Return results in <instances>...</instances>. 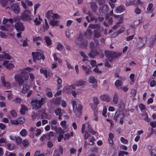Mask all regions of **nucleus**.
<instances>
[{
	"label": "nucleus",
	"instance_id": "nucleus-27",
	"mask_svg": "<svg viewBox=\"0 0 156 156\" xmlns=\"http://www.w3.org/2000/svg\"><path fill=\"white\" fill-rule=\"evenodd\" d=\"M86 83V81L80 80L77 81L76 83V85H75L77 86H81L84 85Z\"/></svg>",
	"mask_w": 156,
	"mask_h": 156
},
{
	"label": "nucleus",
	"instance_id": "nucleus-58",
	"mask_svg": "<svg viewBox=\"0 0 156 156\" xmlns=\"http://www.w3.org/2000/svg\"><path fill=\"white\" fill-rule=\"evenodd\" d=\"M45 25L44 26V30H47L49 28V26L48 24V22L46 20H45Z\"/></svg>",
	"mask_w": 156,
	"mask_h": 156
},
{
	"label": "nucleus",
	"instance_id": "nucleus-51",
	"mask_svg": "<svg viewBox=\"0 0 156 156\" xmlns=\"http://www.w3.org/2000/svg\"><path fill=\"white\" fill-rule=\"evenodd\" d=\"M107 112V109L104 106L103 108L102 113V115L105 117H106L107 116V115L106 114Z\"/></svg>",
	"mask_w": 156,
	"mask_h": 156
},
{
	"label": "nucleus",
	"instance_id": "nucleus-45",
	"mask_svg": "<svg viewBox=\"0 0 156 156\" xmlns=\"http://www.w3.org/2000/svg\"><path fill=\"white\" fill-rule=\"evenodd\" d=\"M53 58L55 61H58L59 63H62V61L60 59L58 58L56 54L55 53L53 55Z\"/></svg>",
	"mask_w": 156,
	"mask_h": 156
},
{
	"label": "nucleus",
	"instance_id": "nucleus-8",
	"mask_svg": "<svg viewBox=\"0 0 156 156\" xmlns=\"http://www.w3.org/2000/svg\"><path fill=\"white\" fill-rule=\"evenodd\" d=\"M64 88L65 89L68 91V93L69 94L72 92V94L74 97H76V93L75 91L72 90H73L75 89V85L74 84L71 85L70 86L67 85Z\"/></svg>",
	"mask_w": 156,
	"mask_h": 156
},
{
	"label": "nucleus",
	"instance_id": "nucleus-23",
	"mask_svg": "<svg viewBox=\"0 0 156 156\" xmlns=\"http://www.w3.org/2000/svg\"><path fill=\"white\" fill-rule=\"evenodd\" d=\"M59 22L57 20H50V22L49 23L53 27L55 26H58L59 25Z\"/></svg>",
	"mask_w": 156,
	"mask_h": 156
},
{
	"label": "nucleus",
	"instance_id": "nucleus-34",
	"mask_svg": "<svg viewBox=\"0 0 156 156\" xmlns=\"http://www.w3.org/2000/svg\"><path fill=\"white\" fill-rule=\"evenodd\" d=\"M123 15V14L120 15V17L119 18V19L116 23L117 24H120L122 23L124 19Z\"/></svg>",
	"mask_w": 156,
	"mask_h": 156
},
{
	"label": "nucleus",
	"instance_id": "nucleus-3",
	"mask_svg": "<svg viewBox=\"0 0 156 156\" xmlns=\"http://www.w3.org/2000/svg\"><path fill=\"white\" fill-rule=\"evenodd\" d=\"M30 11H25L21 14L20 16L21 20L23 21H27L29 23H31L32 20L33 18L30 16Z\"/></svg>",
	"mask_w": 156,
	"mask_h": 156
},
{
	"label": "nucleus",
	"instance_id": "nucleus-4",
	"mask_svg": "<svg viewBox=\"0 0 156 156\" xmlns=\"http://www.w3.org/2000/svg\"><path fill=\"white\" fill-rule=\"evenodd\" d=\"M105 56L108 58H118L122 54V52L117 53L116 51L108 50L105 51Z\"/></svg>",
	"mask_w": 156,
	"mask_h": 156
},
{
	"label": "nucleus",
	"instance_id": "nucleus-14",
	"mask_svg": "<svg viewBox=\"0 0 156 156\" xmlns=\"http://www.w3.org/2000/svg\"><path fill=\"white\" fill-rule=\"evenodd\" d=\"M3 65L5 66L6 68L9 69H10L11 68L14 67L15 66L14 65L12 64L9 61L5 60L3 63Z\"/></svg>",
	"mask_w": 156,
	"mask_h": 156
},
{
	"label": "nucleus",
	"instance_id": "nucleus-2",
	"mask_svg": "<svg viewBox=\"0 0 156 156\" xmlns=\"http://www.w3.org/2000/svg\"><path fill=\"white\" fill-rule=\"evenodd\" d=\"M72 103L73 111H76L77 109L78 112L81 115L83 106L81 105L80 102L77 99H75L73 101Z\"/></svg>",
	"mask_w": 156,
	"mask_h": 156
},
{
	"label": "nucleus",
	"instance_id": "nucleus-36",
	"mask_svg": "<svg viewBox=\"0 0 156 156\" xmlns=\"http://www.w3.org/2000/svg\"><path fill=\"white\" fill-rule=\"evenodd\" d=\"M94 53H95L96 55H97L98 54L97 51H90L89 53H88V55L90 58H94V57L93 55V54Z\"/></svg>",
	"mask_w": 156,
	"mask_h": 156
},
{
	"label": "nucleus",
	"instance_id": "nucleus-43",
	"mask_svg": "<svg viewBox=\"0 0 156 156\" xmlns=\"http://www.w3.org/2000/svg\"><path fill=\"white\" fill-rule=\"evenodd\" d=\"M87 129L88 132L92 134H95V132L92 129L91 126L89 124H88L87 127Z\"/></svg>",
	"mask_w": 156,
	"mask_h": 156
},
{
	"label": "nucleus",
	"instance_id": "nucleus-41",
	"mask_svg": "<svg viewBox=\"0 0 156 156\" xmlns=\"http://www.w3.org/2000/svg\"><path fill=\"white\" fill-rule=\"evenodd\" d=\"M27 108L23 105H22L21 108L20 110V112L22 114H24L25 113V111H26Z\"/></svg>",
	"mask_w": 156,
	"mask_h": 156
},
{
	"label": "nucleus",
	"instance_id": "nucleus-52",
	"mask_svg": "<svg viewBox=\"0 0 156 156\" xmlns=\"http://www.w3.org/2000/svg\"><path fill=\"white\" fill-rule=\"evenodd\" d=\"M63 47V46L60 43H58L56 46V48L58 50H62Z\"/></svg>",
	"mask_w": 156,
	"mask_h": 156
},
{
	"label": "nucleus",
	"instance_id": "nucleus-49",
	"mask_svg": "<svg viewBox=\"0 0 156 156\" xmlns=\"http://www.w3.org/2000/svg\"><path fill=\"white\" fill-rule=\"evenodd\" d=\"M89 82L90 83H94L96 81V79L93 76H90L88 80Z\"/></svg>",
	"mask_w": 156,
	"mask_h": 156
},
{
	"label": "nucleus",
	"instance_id": "nucleus-48",
	"mask_svg": "<svg viewBox=\"0 0 156 156\" xmlns=\"http://www.w3.org/2000/svg\"><path fill=\"white\" fill-rule=\"evenodd\" d=\"M125 28L124 27H122L118 31L114 33L116 35H117L119 34L123 33L125 31Z\"/></svg>",
	"mask_w": 156,
	"mask_h": 156
},
{
	"label": "nucleus",
	"instance_id": "nucleus-20",
	"mask_svg": "<svg viewBox=\"0 0 156 156\" xmlns=\"http://www.w3.org/2000/svg\"><path fill=\"white\" fill-rule=\"evenodd\" d=\"M29 86L27 84H24L23 85L22 92L24 94L27 93L29 89Z\"/></svg>",
	"mask_w": 156,
	"mask_h": 156
},
{
	"label": "nucleus",
	"instance_id": "nucleus-31",
	"mask_svg": "<svg viewBox=\"0 0 156 156\" xmlns=\"http://www.w3.org/2000/svg\"><path fill=\"white\" fill-rule=\"evenodd\" d=\"M113 101L115 104H116L118 101V96L116 93H115L114 95Z\"/></svg>",
	"mask_w": 156,
	"mask_h": 156
},
{
	"label": "nucleus",
	"instance_id": "nucleus-50",
	"mask_svg": "<svg viewBox=\"0 0 156 156\" xmlns=\"http://www.w3.org/2000/svg\"><path fill=\"white\" fill-rule=\"evenodd\" d=\"M93 101L94 104L98 105L99 104L98 99L97 97H94L93 98Z\"/></svg>",
	"mask_w": 156,
	"mask_h": 156
},
{
	"label": "nucleus",
	"instance_id": "nucleus-37",
	"mask_svg": "<svg viewBox=\"0 0 156 156\" xmlns=\"http://www.w3.org/2000/svg\"><path fill=\"white\" fill-rule=\"evenodd\" d=\"M22 139L20 136L17 137L15 139L16 143L18 145H21L22 144Z\"/></svg>",
	"mask_w": 156,
	"mask_h": 156
},
{
	"label": "nucleus",
	"instance_id": "nucleus-59",
	"mask_svg": "<svg viewBox=\"0 0 156 156\" xmlns=\"http://www.w3.org/2000/svg\"><path fill=\"white\" fill-rule=\"evenodd\" d=\"M58 150V153L59 152L62 154L63 153V149L61 146H59L58 147V149H57Z\"/></svg>",
	"mask_w": 156,
	"mask_h": 156
},
{
	"label": "nucleus",
	"instance_id": "nucleus-16",
	"mask_svg": "<svg viewBox=\"0 0 156 156\" xmlns=\"http://www.w3.org/2000/svg\"><path fill=\"white\" fill-rule=\"evenodd\" d=\"M32 54L34 60H39L41 59V54L40 53L33 52Z\"/></svg>",
	"mask_w": 156,
	"mask_h": 156
},
{
	"label": "nucleus",
	"instance_id": "nucleus-30",
	"mask_svg": "<svg viewBox=\"0 0 156 156\" xmlns=\"http://www.w3.org/2000/svg\"><path fill=\"white\" fill-rule=\"evenodd\" d=\"M153 7V4L152 3L149 4L148 5V7L147 9V13H151L153 12V10L152 9V8Z\"/></svg>",
	"mask_w": 156,
	"mask_h": 156
},
{
	"label": "nucleus",
	"instance_id": "nucleus-57",
	"mask_svg": "<svg viewBox=\"0 0 156 156\" xmlns=\"http://www.w3.org/2000/svg\"><path fill=\"white\" fill-rule=\"evenodd\" d=\"M61 109L59 108H58L55 109V113L56 115H58L61 114Z\"/></svg>",
	"mask_w": 156,
	"mask_h": 156
},
{
	"label": "nucleus",
	"instance_id": "nucleus-56",
	"mask_svg": "<svg viewBox=\"0 0 156 156\" xmlns=\"http://www.w3.org/2000/svg\"><path fill=\"white\" fill-rule=\"evenodd\" d=\"M120 140L122 143L124 144H127L128 143V141L127 140L125 139L123 137H122L120 138Z\"/></svg>",
	"mask_w": 156,
	"mask_h": 156
},
{
	"label": "nucleus",
	"instance_id": "nucleus-18",
	"mask_svg": "<svg viewBox=\"0 0 156 156\" xmlns=\"http://www.w3.org/2000/svg\"><path fill=\"white\" fill-rule=\"evenodd\" d=\"M125 10V6L123 5H121L116 8L115 12L117 13H121Z\"/></svg>",
	"mask_w": 156,
	"mask_h": 156
},
{
	"label": "nucleus",
	"instance_id": "nucleus-46",
	"mask_svg": "<svg viewBox=\"0 0 156 156\" xmlns=\"http://www.w3.org/2000/svg\"><path fill=\"white\" fill-rule=\"evenodd\" d=\"M61 98V97L56 98L55 101V105H59L60 104Z\"/></svg>",
	"mask_w": 156,
	"mask_h": 156
},
{
	"label": "nucleus",
	"instance_id": "nucleus-6",
	"mask_svg": "<svg viewBox=\"0 0 156 156\" xmlns=\"http://www.w3.org/2000/svg\"><path fill=\"white\" fill-rule=\"evenodd\" d=\"M109 11V7L107 5H104L101 6L99 9L100 15L102 16L108 15L107 13Z\"/></svg>",
	"mask_w": 156,
	"mask_h": 156
},
{
	"label": "nucleus",
	"instance_id": "nucleus-38",
	"mask_svg": "<svg viewBox=\"0 0 156 156\" xmlns=\"http://www.w3.org/2000/svg\"><path fill=\"white\" fill-rule=\"evenodd\" d=\"M42 40V38L40 36L33 37V41L34 43L38 42V41H41Z\"/></svg>",
	"mask_w": 156,
	"mask_h": 156
},
{
	"label": "nucleus",
	"instance_id": "nucleus-7",
	"mask_svg": "<svg viewBox=\"0 0 156 156\" xmlns=\"http://www.w3.org/2000/svg\"><path fill=\"white\" fill-rule=\"evenodd\" d=\"M77 41L80 42L79 45L81 47H86L87 45L88 41L84 39L81 34L77 38Z\"/></svg>",
	"mask_w": 156,
	"mask_h": 156
},
{
	"label": "nucleus",
	"instance_id": "nucleus-25",
	"mask_svg": "<svg viewBox=\"0 0 156 156\" xmlns=\"http://www.w3.org/2000/svg\"><path fill=\"white\" fill-rule=\"evenodd\" d=\"M42 21V19L41 18L40 16H39L38 19L37 17H36L34 20V22L36 25H38L41 24Z\"/></svg>",
	"mask_w": 156,
	"mask_h": 156
},
{
	"label": "nucleus",
	"instance_id": "nucleus-1",
	"mask_svg": "<svg viewBox=\"0 0 156 156\" xmlns=\"http://www.w3.org/2000/svg\"><path fill=\"white\" fill-rule=\"evenodd\" d=\"M47 99L46 98H41L40 100L36 99L31 101L32 106L35 108L39 109L41 107L44 103L46 102Z\"/></svg>",
	"mask_w": 156,
	"mask_h": 156
},
{
	"label": "nucleus",
	"instance_id": "nucleus-60",
	"mask_svg": "<svg viewBox=\"0 0 156 156\" xmlns=\"http://www.w3.org/2000/svg\"><path fill=\"white\" fill-rule=\"evenodd\" d=\"M135 77V75L133 74H131L129 76V79L131 80L132 82H133L134 81V78Z\"/></svg>",
	"mask_w": 156,
	"mask_h": 156
},
{
	"label": "nucleus",
	"instance_id": "nucleus-35",
	"mask_svg": "<svg viewBox=\"0 0 156 156\" xmlns=\"http://www.w3.org/2000/svg\"><path fill=\"white\" fill-rule=\"evenodd\" d=\"M40 72L41 73L43 74L46 78L48 77V75L47 70L46 69H44L43 68H41L40 69Z\"/></svg>",
	"mask_w": 156,
	"mask_h": 156
},
{
	"label": "nucleus",
	"instance_id": "nucleus-33",
	"mask_svg": "<svg viewBox=\"0 0 156 156\" xmlns=\"http://www.w3.org/2000/svg\"><path fill=\"white\" fill-rule=\"evenodd\" d=\"M94 36L95 38H98L101 37V34L100 33H99V32H98L97 30H94Z\"/></svg>",
	"mask_w": 156,
	"mask_h": 156
},
{
	"label": "nucleus",
	"instance_id": "nucleus-63",
	"mask_svg": "<svg viewBox=\"0 0 156 156\" xmlns=\"http://www.w3.org/2000/svg\"><path fill=\"white\" fill-rule=\"evenodd\" d=\"M151 156H156V150L154 149L152 150L151 151Z\"/></svg>",
	"mask_w": 156,
	"mask_h": 156
},
{
	"label": "nucleus",
	"instance_id": "nucleus-10",
	"mask_svg": "<svg viewBox=\"0 0 156 156\" xmlns=\"http://www.w3.org/2000/svg\"><path fill=\"white\" fill-rule=\"evenodd\" d=\"M15 79L16 82L20 86H21L24 83V80L21 77L20 73L16 74L15 76Z\"/></svg>",
	"mask_w": 156,
	"mask_h": 156
},
{
	"label": "nucleus",
	"instance_id": "nucleus-13",
	"mask_svg": "<svg viewBox=\"0 0 156 156\" xmlns=\"http://www.w3.org/2000/svg\"><path fill=\"white\" fill-rule=\"evenodd\" d=\"M89 143H88L87 140L85 141L84 144V147L86 148L87 147V145H93L95 141V139L94 136H92L88 140Z\"/></svg>",
	"mask_w": 156,
	"mask_h": 156
},
{
	"label": "nucleus",
	"instance_id": "nucleus-39",
	"mask_svg": "<svg viewBox=\"0 0 156 156\" xmlns=\"http://www.w3.org/2000/svg\"><path fill=\"white\" fill-rule=\"evenodd\" d=\"M60 125L62 127V128L65 129L67 128V126L66 125V121L64 120L60 122Z\"/></svg>",
	"mask_w": 156,
	"mask_h": 156
},
{
	"label": "nucleus",
	"instance_id": "nucleus-12",
	"mask_svg": "<svg viewBox=\"0 0 156 156\" xmlns=\"http://www.w3.org/2000/svg\"><path fill=\"white\" fill-rule=\"evenodd\" d=\"M88 16H86V19L88 23L91 22L92 21L95 20L96 22L97 19L96 18L92 13L89 12L87 14Z\"/></svg>",
	"mask_w": 156,
	"mask_h": 156
},
{
	"label": "nucleus",
	"instance_id": "nucleus-54",
	"mask_svg": "<svg viewBox=\"0 0 156 156\" xmlns=\"http://www.w3.org/2000/svg\"><path fill=\"white\" fill-rule=\"evenodd\" d=\"M122 115V116L120 118L119 120V123L121 125L123 124V121L125 119V115L124 113H123Z\"/></svg>",
	"mask_w": 156,
	"mask_h": 156
},
{
	"label": "nucleus",
	"instance_id": "nucleus-44",
	"mask_svg": "<svg viewBox=\"0 0 156 156\" xmlns=\"http://www.w3.org/2000/svg\"><path fill=\"white\" fill-rule=\"evenodd\" d=\"M27 132L25 129H23L20 132V135L22 136H25L27 135Z\"/></svg>",
	"mask_w": 156,
	"mask_h": 156
},
{
	"label": "nucleus",
	"instance_id": "nucleus-5",
	"mask_svg": "<svg viewBox=\"0 0 156 156\" xmlns=\"http://www.w3.org/2000/svg\"><path fill=\"white\" fill-rule=\"evenodd\" d=\"M46 16L48 20L57 19L59 18L60 16L57 13L54 14L52 10L48 11L46 15Z\"/></svg>",
	"mask_w": 156,
	"mask_h": 156
},
{
	"label": "nucleus",
	"instance_id": "nucleus-17",
	"mask_svg": "<svg viewBox=\"0 0 156 156\" xmlns=\"http://www.w3.org/2000/svg\"><path fill=\"white\" fill-rule=\"evenodd\" d=\"M100 98L103 101L109 102L110 101L111 98L110 96L107 94H103L100 96Z\"/></svg>",
	"mask_w": 156,
	"mask_h": 156
},
{
	"label": "nucleus",
	"instance_id": "nucleus-61",
	"mask_svg": "<svg viewBox=\"0 0 156 156\" xmlns=\"http://www.w3.org/2000/svg\"><path fill=\"white\" fill-rule=\"evenodd\" d=\"M4 58L8 60H10L11 59V57L7 53H5L4 54Z\"/></svg>",
	"mask_w": 156,
	"mask_h": 156
},
{
	"label": "nucleus",
	"instance_id": "nucleus-11",
	"mask_svg": "<svg viewBox=\"0 0 156 156\" xmlns=\"http://www.w3.org/2000/svg\"><path fill=\"white\" fill-rule=\"evenodd\" d=\"M14 27L18 32H22L23 31L24 28L23 23L17 22L15 23Z\"/></svg>",
	"mask_w": 156,
	"mask_h": 156
},
{
	"label": "nucleus",
	"instance_id": "nucleus-21",
	"mask_svg": "<svg viewBox=\"0 0 156 156\" xmlns=\"http://www.w3.org/2000/svg\"><path fill=\"white\" fill-rule=\"evenodd\" d=\"M156 40V35H154L150 39V45L153 46Z\"/></svg>",
	"mask_w": 156,
	"mask_h": 156
},
{
	"label": "nucleus",
	"instance_id": "nucleus-55",
	"mask_svg": "<svg viewBox=\"0 0 156 156\" xmlns=\"http://www.w3.org/2000/svg\"><path fill=\"white\" fill-rule=\"evenodd\" d=\"M10 114L13 117H16L17 115L16 111L14 110H12L10 112Z\"/></svg>",
	"mask_w": 156,
	"mask_h": 156
},
{
	"label": "nucleus",
	"instance_id": "nucleus-29",
	"mask_svg": "<svg viewBox=\"0 0 156 156\" xmlns=\"http://www.w3.org/2000/svg\"><path fill=\"white\" fill-rule=\"evenodd\" d=\"M120 115L121 112L120 111H117L115 112V114L113 118V119L115 120V122H117L118 119L120 117Z\"/></svg>",
	"mask_w": 156,
	"mask_h": 156
},
{
	"label": "nucleus",
	"instance_id": "nucleus-9",
	"mask_svg": "<svg viewBox=\"0 0 156 156\" xmlns=\"http://www.w3.org/2000/svg\"><path fill=\"white\" fill-rule=\"evenodd\" d=\"M113 22L112 17H109V15H106L105 16V20L103 22L104 25L106 27L110 26Z\"/></svg>",
	"mask_w": 156,
	"mask_h": 156
},
{
	"label": "nucleus",
	"instance_id": "nucleus-32",
	"mask_svg": "<svg viewBox=\"0 0 156 156\" xmlns=\"http://www.w3.org/2000/svg\"><path fill=\"white\" fill-rule=\"evenodd\" d=\"M108 135V140L109 141V143L111 144H112L113 143V139L114 138L113 134L112 133H109Z\"/></svg>",
	"mask_w": 156,
	"mask_h": 156
},
{
	"label": "nucleus",
	"instance_id": "nucleus-24",
	"mask_svg": "<svg viewBox=\"0 0 156 156\" xmlns=\"http://www.w3.org/2000/svg\"><path fill=\"white\" fill-rule=\"evenodd\" d=\"M20 74L23 79H24L26 80H28L29 77V75L28 73L24 72L22 71Z\"/></svg>",
	"mask_w": 156,
	"mask_h": 156
},
{
	"label": "nucleus",
	"instance_id": "nucleus-15",
	"mask_svg": "<svg viewBox=\"0 0 156 156\" xmlns=\"http://www.w3.org/2000/svg\"><path fill=\"white\" fill-rule=\"evenodd\" d=\"M11 8L14 12L16 13H18L20 11V8L17 3H14L11 7Z\"/></svg>",
	"mask_w": 156,
	"mask_h": 156
},
{
	"label": "nucleus",
	"instance_id": "nucleus-28",
	"mask_svg": "<svg viewBox=\"0 0 156 156\" xmlns=\"http://www.w3.org/2000/svg\"><path fill=\"white\" fill-rule=\"evenodd\" d=\"M57 77L58 78V79L57 80V82L58 84L57 86V89L58 90L60 89L62 87V81L61 78L57 76Z\"/></svg>",
	"mask_w": 156,
	"mask_h": 156
},
{
	"label": "nucleus",
	"instance_id": "nucleus-26",
	"mask_svg": "<svg viewBox=\"0 0 156 156\" xmlns=\"http://www.w3.org/2000/svg\"><path fill=\"white\" fill-rule=\"evenodd\" d=\"M44 40L47 46H49L51 44V40L47 36H45L44 37Z\"/></svg>",
	"mask_w": 156,
	"mask_h": 156
},
{
	"label": "nucleus",
	"instance_id": "nucleus-42",
	"mask_svg": "<svg viewBox=\"0 0 156 156\" xmlns=\"http://www.w3.org/2000/svg\"><path fill=\"white\" fill-rule=\"evenodd\" d=\"M8 2V0H0L1 5L4 7H5Z\"/></svg>",
	"mask_w": 156,
	"mask_h": 156
},
{
	"label": "nucleus",
	"instance_id": "nucleus-47",
	"mask_svg": "<svg viewBox=\"0 0 156 156\" xmlns=\"http://www.w3.org/2000/svg\"><path fill=\"white\" fill-rule=\"evenodd\" d=\"M122 81L119 80H116L115 82V86L119 88L121 85Z\"/></svg>",
	"mask_w": 156,
	"mask_h": 156
},
{
	"label": "nucleus",
	"instance_id": "nucleus-64",
	"mask_svg": "<svg viewBox=\"0 0 156 156\" xmlns=\"http://www.w3.org/2000/svg\"><path fill=\"white\" fill-rule=\"evenodd\" d=\"M53 156H60V154L58 153V150L57 149L55 150L54 153L53 154Z\"/></svg>",
	"mask_w": 156,
	"mask_h": 156
},
{
	"label": "nucleus",
	"instance_id": "nucleus-62",
	"mask_svg": "<svg viewBox=\"0 0 156 156\" xmlns=\"http://www.w3.org/2000/svg\"><path fill=\"white\" fill-rule=\"evenodd\" d=\"M141 12V10L138 7L135 9V13L137 14H140Z\"/></svg>",
	"mask_w": 156,
	"mask_h": 156
},
{
	"label": "nucleus",
	"instance_id": "nucleus-19",
	"mask_svg": "<svg viewBox=\"0 0 156 156\" xmlns=\"http://www.w3.org/2000/svg\"><path fill=\"white\" fill-rule=\"evenodd\" d=\"M1 81L3 86L5 87H9L10 86V83L9 82H6L5 81V78L4 76L1 77Z\"/></svg>",
	"mask_w": 156,
	"mask_h": 156
},
{
	"label": "nucleus",
	"instance_id": "nucleus-22",
	"mask_svg": "<svg viewBox=\"0 0 156 156\" xmlns=\"http://www.w3.org/2000/svg\"><path fill=\"white\" fill-rule=\"evenodd\" d=\"M90 7L94 12H96L97 10L98 6L95 2H93L91 3Z\"/></svg>",
	"mask_w": 156,
	"mask_h": 156
},
{
	"label": "nucleus",
	"instance_id": "nucleus-53",
	"mask_svg": "<svg viewBox=\"0 0 156 156\" xmlns=\"http://www.w3.org/2000/svg\"><path fill=\"white\" fill-rule=\"evenodd\" d=\"M22 144L23 146L25 147H27L29 146V143L28 141L26 140H24L23 141Z\"/></svg>",
	"mask_w": 156,
	"mask_h": 156
},
{
	"label": "nucleus",
	"instance_id": "nucleus-40",
	"mask_svg": "<svg viewBox=\"0 0 156 156\" xmlns=\"http://www.w3.org/2000/svg\"><path fill=\"white\" fill-rule=\"evenodd\" d=\"M99 24H90L89 25V27L90 28L94 29H97L99 27Z\"/></svg>",
	"mask_w": 156,
	"mask_h": 156
}]
</instances>
